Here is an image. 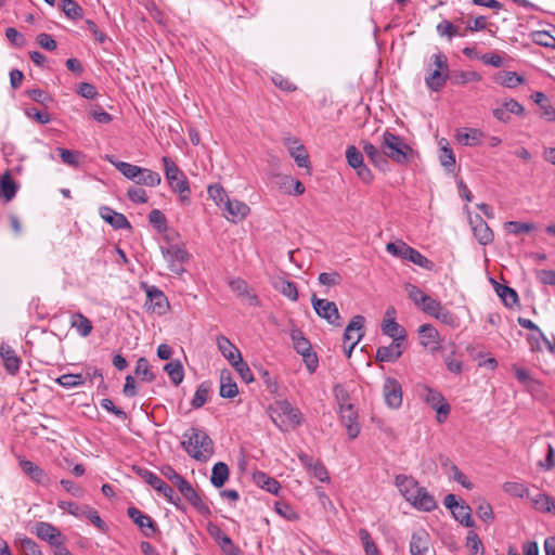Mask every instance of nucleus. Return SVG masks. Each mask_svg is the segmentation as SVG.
I'll return each instance as SVG.
<instances>
[{
	"mask_svg": "<svg viewBox=\"0 0 555 555\" xmlns=\"http://www.w3.org/2000/svg\"><path fill=\"white\" fill-rule=\"evenodd\" d=\"M395 485L402 496L416 509L431 512L437 507L436 500L426 488L420 486L412 476L397 475Z\"/></svg>",
	"mask_w": 555,
	"mask_h": 555,
	"instance_id": "f257e3e1",
	"label": "nucleus"
},
{
	"mask_svg": "<svg viewBox=\"0 0 555 555\" xmlns=\"http://www.w3.org/2000/svg\"><path fill=\"white\" fill-rule=\"evenodd\" d=\"M181 442L185 452L196 461L206 462L214 453V442L203 429H188Z\"/></svg>",
	"mask_w": 555,
	"mask_h": 555,
	"instance_id": "f03ea898",
	"label": "nucleus"
},
{
	"mask_svg": "<svg viewBox=\"0 0 555 555\" xmlns=\"http://www.w3.org/2000/svg\"><path fill=\"white\" fill-rule=\"evenodd\" d=\"M382 149L387 159H391L399 165H405L414 157V150L405 140L388 130L383 133Z\"/></svg>",
	"mask_w": 555,
	"mask_h": 555,
	"instance_id": "7ed1b4c3",
	"label": "nucleus"
},
{
	"mask_svg": "<svg viewBox=\"0 0 555 555\" xmlns=\"http://www.w3.org/2000/svg\"><path fill=\"white\" fill-rule=\"evenodd\" d=\"M109 162L120 171L127 179L134 181L137 184H143L146 186H157L162 182V177L158 172H155L147 168H142L137 165H132L126 162Z\"/></svg>",
	"mask_w": 555,
	"mask_h": 555,
	"instance_id": "20e7f679",
	"label": "nucleus"
},
{
	"mask_svg": "<svg viewBox=\"0 0 555 555\" xmlns=\"http://www.w3.org/2000/svg\"><path fill=\"white\" fill-rule=\"evenodd\" d=\"M162 162L164 165L165 177L171 190L178 193L181 202H189L191 190L189 181L183 171H181L176 163L167 156H164Z\"/></svg>",
	"mask_w": 555,
	"mask_h": 555,
	"instance_id": "39448f33",
	"label": "nucleus"
},
{
	"mask_svg": "<svg viewBox=\"0 0 555 555\" xmlns=\"http://www.w3.org/2000/svg\"><path fill=\"white\" fill-rule=\"evenodd\" d=\"M386 250L392 256L403 260H409L425 270L431 271L435 268V263L431 260L422 255L418 250L409 246L403 241L388 243L386 245Z\"/></svg>",
	"mask_w": 555,
	"mask_h": 555,
	"instance_id": "423d86ee",
	"label": "nucleus"
},
{
	"mask_svg": "<svg viewBox=\"0 0 555 555\" xmlns=\"http://www.w3.org/2000/svg\"><path fill=\"white\" fill-rule=\"evenodd\" d=\"M134 470L147 485H150L157 492L164 495L168 500V502L177 505V502L180 501L179 496L175 494L173 489L164 480H162L157 475H155L153 472L146 468L135 466Z\"/></svg>",
	"mask_w": 555,
	"mask_h": 555,
	"instance_id": "0eeeda50",
	"label": "nucleus"
},
{
	"mask_svg": "<svg viewBox=\"0 0 555 555\" xmlns=\"http://www.w3.org/2000/svg\"><path fill=\"white\" fill-rule=\"evenodd\" d=\"M162 254L172 273L180 275L184 272L182 264L189 260V253L184 247L172 244L168 247H162Z\"/></svg>",
	"mask_w": 555,
	"mask_h": 555,
	"instance_id": "6e6552de",
	"label": "nucleus"
},
{
	"mask_svg": "<svg viewBox=\"0 0 555 555\" xmlns=\"http://www.w3.org/2000/svg\"><path fill=\"white\" fill-rule=\"evenodd\" d=\"M311 302L317 314L326 320L330 324L340 327L343 320L339 314L338 308L334 301L327 299H319L315 295L312 296Z\"/></svg>",
	"mask_w": 555,
	"mask_h": 555,
	"instance_id": "1a4fd4ad",
	"label": "nucleus"
},
{
	"mask_svg": "<svg viewBox=\"0 0 555 555\" xmlns=\"http://www.w3.org/2000/svg\"><path fill=\"white\" fill-rule=\"evenodd\" d=\"M420 344L427 350L435 352L440 349V334L436 327L429 323L423 324L417 330Z\"/></svg>",
	"mask_w": 555,
	"mask_h": 555,
	"instance_id": "9d476101",
	"label": "nucleus"
},
{
	"mask_svg": "<svg viewBox=\"0 0 555 555\" xmlns=\"http://www.w3.org/2000/svg\"><path fill=\"white\" fill-rule=\"evenodd\" d=\"M127 515L142 530L145 537L151 538L156 532V522L151 516L142 513L139 508L134 506L128 507Z\"/></svg>",
	"mask_w": 555,
	"mask_h": 555,
	"instance_id": "9b49d317",
	"label": "nucleus"
},
{
	"mask_svg": "<svg viewBox=\"0 0 555 555\" xmlns=\"http://www.w3.org/2000/svg\"><path fill=\"white\" fill-rule=\"evenodd\" d=\"M465 22L462 17L455 18L453 22L448 20L441 21L437 26L436 30L440 37H446L451 41L454 37H465Z\"/></svg>",
	"mask_w": 555,
	"mask_h": 555,
	"instance_id": "f8f14e48",
	"label": "nucleus"
},
{
	"mask_svg": "<svg viewBox=\"0 0 555 555\" xmlns=\"http://www.w3.org/2000/svg\"><path fill=\"white\" fill-rule=\"evenodd\" d=\"M396 313L395 308H389L386 311V317L382 324V331L385 335L392 338L395 341L403 343L406 337L405 330L391 317Z\"/></svg>",
	"mask_w": 555,
	"mask_h": 555,
	"instance_id": "ddd939ff",
	"label": "nucleus"
},
{
	"mask_svg": "<svg viewBox=\"0 0 555 555\" xmlns=\"http://www.w3.org/2000/svg\"><path fill=\"white\" fill-rule=\"evenodd\" d=\"M35 533L40 540L49 542L52 546H59V544H63L64 541V537L60 530L49 522H37Z\"/></svg>",
	"mask_w": 555,
	"mask_h": 555,
	"instance_id": "4468645a",
	"label": "nucleus"
},
{
	"mask_svg": "<svg viewBox=\"0 0 555 555\" xmlns=\"http://www.w3.org/2000/svg\"><path fill=\"white\" fill-rule=\"evenodd\" d=\"M384 397L388 406L399 408L402 403V389L400 383L391 377H388L384 384Z\"/></svg>",
	"mask_w": 555,
	"mask_h": 555,
	"instance_id": "2eb2a0df",
	"label": "nucleus"
},
{
	"mask_svg": "<svg viewBox=\"0 0 555 555\" xmlns=\"http://www.w3.org/2000/svg\"><path fill=\"white\" fill-rule=\"evenodd\" d=\"M363 151L376 168L382 171L389 170V162L382 149V145L377 147L371 142L365 141L363 142Z\"/></svg>",
	"mask_w": 555,
	"mask_h": 555,
	"instance_id": "dca6fc26",
	"label": "nucleus"
},
{
	"mask_svg": "<svg viewBox=\"0 0 555 555\" xmlns=\"http://www.w3.org/2000/svg\"><path fill=\"white\" fill-rule=\"evenodd\" d=\"M146 296L150 302V309H152L153 312L163 315L168 311V299L160 289L151 286L146 289Z\"/></svg>",
	"mask_w": 555,
	"mask_h": 555,
	"instance_id": "f3484780",
	"label": "nucleus"
},
{
	"mask_svg": "<svg viewBox=\"0 0 555 555\" xmlns=\"http://www.w3.org/2000/svg\"><path fill=\"white\" fill-rule=\"evenodd\" d=\"M223 205L225 218L232 222H237L244 219L249 212V207L245 203L237 199L232 201L227 198Z\"/></svg>",
	"mask_w": 555,
	"mask_h": 555,
	"instance_id": "a211bd4d",
	"label": "nucleus"
},
{
	"mask_svg": "<svg viewBox=\"0 0 555 555\" xmlns=\"http://www.w3.org/2000/svg\"><path fill=\"white\" fill-rule=\"evenodd\" d=\"M101 218L116 230L130 229L131 225L125 215L115 211L108 206L100 207Z\"/></svg>",
	"mask_w": 555,
	"mask_h": 555,
	"instance_id": "6ab92c4d",
	"label": "nucleus"
},
{
	"mask_svg": "<svg viewBox=\"0 0 555 555\" xmlns=\"http://www.w3.org/2000/svg\"><path fill=\"white\" fill-rule=\"evenodd\" d=\"M470 223L473 224L474 235L479 244L489 245L492 243L494 237L493 232L482 218L476 216L474 220H470Z\"/></svg>",
	"mask_w": 555,
	"mask_h": 555,
	"instance_id": "aec40b11",
	"label": "nucleus"
},
{
	"mask_svg": "<svg viewBox=\"0 0 555 555\" xmlns=\"http://www.w3.org/2000/svg\"><path fill=\"white\" fill-rule=\"evenodd\" d=\"M403 352V343L395 341L389 346H382L376 351V360L379 362H395Z\"/></svg>",
	"mask_w": 555,
	"mask_h": 555,
	"instance_id": "412c9836",
	"label": "nucleus"
},
{
	"mask_svg": "<svg viewBox=\"0 0 555 555\" xmlns=\"http://www.w3.org/2000/svg\"><path fill=\"white\" fill-rule=\"evenodd\" d=\"M229 286L238 296L246 298L250 306L257 307L260 305L258 296L250 292L249 286L245 280L241 278L233 279L229 282Z\"/></svg>",
	"mask_w": 555,
	"mask_h": 555,
	"instance_id": "4be33fe9",
	"label": "nucleus"
},
{
	"mask_svg": "<svg viewBox=\"0 0 555 555\" xmlns=\"http://www.w3.org/2000/svg\"><path fill=\"white\" fill-rule=\"evenodd\" d=\"M429 546V534L424 530L420 529L413 532L410 542L411 555H425Z\"/></svg>",
	"mask_w": 555,
	"mask_h": 555,
	"instance_id": "5701e85b",
	"label": "nucleus"
},
{
	"mask_svg": "<svg viewBox=\"0 0 555 555\" xmlns=\"http://www.w3.org/2000/svg\"><path fill=\"white\" fill-rule=\"evenodd\" d=\"M0 356L4 362L5 370L14 375L20 370L21 359L9 345L0 346Z\"/></svg>",
	"mask_w": 555,
	"mask_h": 555,
	"instance_id": "b1692460",
	"label": "nucleus"
},
{
	"mask_svg": "<svg viewBox=\"0 0 555 555\" xmlns=\"http://www.w3.org/2000/svg\"><path fill=\"white\" fill-rule=\"evenodd\" d=\"M287 147L298 167L307 168L309 166V155L297 139H289L287 141Z\"/></svg>",
	"mask_w": 555,
	"mask_h": 555,
	"instance_id": "393cba45",
	"label": "nucleus"
},
{
	"mask_svg": "<svg viewBox=\"0 0 555 555\" xmlns=\"http://www.w3.org/2000/svg\"><path fill=\"white\" fill-rule=\"evenodd\" d=\"M483 133L476 128H462L456 133L459 143L465 146H476L481 143Z\"/></svg>",
	"mask_w": 555,
	"mask_h": 555,
	"instance_id": "a878e982",
	"label": "nucleus"
},
{
	"mask_svg": "<svg viewBox=\"0 0 555 555\" xmlns=\"http://www.w3.org/2000/svg\"><path fill=\"white\" fill-rule=\"evenodd\" d=\"M184 499L203 516H210L211 511L209 506L202 500L199 494L191 486L186 491H183Z\"/></svg>",
	"mask_w": 555,
	"mask_h": 555,
	"instance_id": "bb28decb",
	"label": "nucleus"
},
{
	"mask_svg": "<svg viewBox=\"0 0 555 555\" xmlns=\"http://www.w3.org/2000/svg\"><path fill=\"white\" fill-rule=\"evenodd\" d=\"M217 346L230 364L242 356L240 350L223 335L217 337Z\"/></svg>",
	"mask_w": 555,
	"mask_h": 555,
	"instance_id": "cd10ccee",
	"label": "nucleus"
},
{
	"mask_svg": "<svg viewBox=\"0 0 555 555\" xmlns=\"http://www.w3.org/2000/svg\"><path fill=\"white\" fill-rule=\"evenodd\" d=\"M20 467L29 478H31L37 483H44L48 479L44 470L31 461L21 460Z\"/></svg>",
	"mask_w": 555,
	"mask_h": 555,
	"instance_id": "c85d7f7f",
	"label": "nucleus"
},
{
	"mask_svg": "<svg viewBox=\"0 0 555 555\" xmlns=\"http://www.w3.org/2000/svg\"><path fill=\"white\" fill-rule=\"evenodd\" d=\"M70 326L82 337L89 336L93 328L91 321L81 312L72 313Z\"/></svg>",
	"mask_w": 555,
	"mask_h": 555,
	"instance_id": "c756f323",
	"label": "nucleus"
},
{
	"mask_svg": "<svg viewBox=\"0 0 555 555\" xmlns=\"http://www.w3.org/2000/svg\"><path fill=\"white\" fill-rule=\"evenodd\" d=\"M272 285L275 291L280 292L292 301L298 300V288L294 282L278 278L273 281Z\"/></svg>",
	"mask_w": 555,
	"mask_h": 555,
	"instance_id": "7c9ffc66",
	"label": "nucleus"
},
{
	"mask_svg": "<svg viewBox=\"0 0 555 555\" xmlns=\"http://www.w3.org/2000/svg\"><path fill=\"white\" fill-rule=\"evenodd\" d=\"M237 392V386L232 379L231 372L222 370L220 373V396L222 398H233Z\"/></svg>",
	"mask_w": 555,
	"mask_h": 555,
	"instance_id": "2f4dec72",
	"label": "nucleus"
},
{
	"mask_svg": "<svg viewBox=\"0 0 555 555\" xmlns=\"http://www.w3.org/2000/svg\"><path fill=\"white\" fill-rule=\"evenodd\" d=\"M448 77L449 73L434 69L425 77V82L431 91L438 92L444 87Z\"/></svg>",
	"mask_w": 555,
	"mask_h": 555,
	"instance_id": "473e14b6",
	"label": "nucleus"
},
{
	"mask_svg": "<svg viewBox=\"0 0 555 555\" xmlns=\"http://www.w3.org/2000/svg\"><path fill=\"white\" fill-rule=\"evenodd\" d=\"M254 481L261 489L267 490L268 492L275 495L279 493L281 489V485L276 479L268 476L262 472H258L254 475Z\"/></svg>",
	"mask_w": 555,
	"mask_h": 555,
	"instance_id": "72a5a7b5",
	"label": "nucleus"
},
{
	"mask_svg": "<svg viewBox=\"0 0 555 555\" xmlns=\"http://www.w3.org/2000/svg\"><path fill=\"white\" fill-rule=\"evenodd\" d=\"M537 511L552 513L555 515V499L546 493H538L535 496L529 498Z\"/></svg>",
	"mask_w": 555,
	"mask_h": 555,
	"instance_id": "f704fd0d",
	"label": "nucleus"
},
{
	"mask_svg": "<svg viewBox=\"0 0 555 555\" xmlns=\"http://www.w3.org/2000/svg\"><path fill=\"white\" fill-rule=\"evenodd\" d=\"M426 401L431 405L434 410L437 411L438 414H449L450 405L440 392L429 389L426 396Z\"/></svg>",
	"mask_w": 555,
	"mask_h": 555,
	"instance_id": "c9c22d12",
	"label": "nucleus"
},
{
	"mask_svg": "<svg viewBox=\"0 0 555 555\" xmlns=\"http://www.w3.org/2000/svg\"><path fill=\"white\" fill-rule=\"evenodd\" d=\"M18 185L13 180L10 173H5L0 180V197L5 202H10L15 197Z\"/></svg>",
	"mask_w": 555,
	"mask_h": 555,
	"instance_id": "e433bc0d",
	"label": "nucleus"
},
{
	"mask_svg": "<svg viewBox=\"0 0 555 555\" xmlns=\"http://www.w3.org/2000/svg\"><path fill=\"white\" fill-rule=\"evenodd\" d=\"M229 478V467L223 462H218L212 466L210 482L216 488H221Z\"/></svg>",
	"mask_w": 555,
	"mask_h": 555,
	"instance_id": "4c0bfd02",
	"label": "nucleus"
},
{
	"mask_svg": "<svg viewBox=\"0 0 555 555\" xmlns=\"http://www.w3.org/2000/svg\"><path fill=\"white\" fill-rule=\"evenodd\" d=\"M270 416H297L296 410L285 399L275 400L269 406Z\"/></svg>",
	"mask_w": 555,
	"mask_h": 555,
	"instance_id": "58836bf2",
	"label": "nucleus"
},
{
	"mask_svg": "<svg viewBox=\"0 0 555 555\" xmlns=\"http://www.w3.org/2000/svg\"><path fill=\"white\" fill-rule=\"evenodd\" d=\"M440 155L439 159L441 165L449 171H452L455 166V155L446 139L439 141Z\"/></svg>",
	"mask_w": 555,
	"mask_h": 555,
	"instance_id": "ea45409f",
	"label": "nucleus"
},
{
	"mask_svg": "<svg viewBox=\"0 0 555 555\" xmlns=\"http://www.w3.org/2000/svg\"><path fill=\"white\" fill-rule=\"evenodd\" d=\"M494 79L499 85L506 88H516L524 82V78L515 72H500Z\"/></svg>",
	"mask_w": 555,
	"mask_h": 555,
	"instance_id": "a19ab883",
	"label": "nucleus"
},
{
	"mask_svg": "<svg viewBox=\"0 0 555 555\" xmlns=\"http://www.w3.org/2000/svg\"><path fill=\"white\" fill-rule=\"evenodd\" d=\"M452 515L463 526L470 528L475 525L472 517V509L465 503L460 504L456 508H453Z\"/></svg>",
	"mask_w": 555,
	"mask_h": 555,
	"instance_id": "79ce46f5",
	"label": "nucleus"
},
{
	"mask_svg": "<svg viewBox=\"0 0 555 555\" xmlns=\"http://www.w3.org/2000/svg\"><path fill=\"white\" fill-rule=\"evenodd\" d=\"M16 545L20 555H42L39 545L30 538L23 537L16 539Z\"/></svg>",
	"mask_w": 555,
	"mask_h": 555,
	"instance_id": "37998d69",
	"label": "nucleus"
},
{
	"mask_svg": "<svg viewBox=\"0 0 555 555\" xmlns=\"http://www.w3.org/2000/svg\"><path fill=\"white\" fill-rule=\"evenodd\" d=\"M165 372L168 374L173 385L178 386L182 383L184 377V371L179 360L171 361L164 366Z\"/></svg>",
	"mask_w": 555,
	"mask_h": 555,
	"instance_id": "c03bdc74",
	"label": "nucleus"
},
{
	"mask_svg": "<svg viewBox=\"0 0 555 555\" xmlns=\"http://www.w3.org/2000/svg\"><path fill=\"white\" fill-rule=\"evenodd\" d=\"M60 8L70 20H80L83 16V9L75 0H62Z\"/></svg>",
	"mask_w": 555,
	"mask_h": 555,
	"instance_id": "a18cd8bd",
	"label": "nucleus"
},
{
	"mask_svg": "<svg viewBox=\"0 0 555 555\" xmlns=\"http://www.w3.org/2000/svg\"><path fill=\"white\" fill-rule=\"evenodd\" d=\"M291 337L293 340L294 348L299 354H304L312 350L310 341L304 336V333L300 330H293L291 333Z\"/></svg>",
	"mask_w": 555,
	"mask_h": 555,
	"instance_id": "49530a36",
	"label": "nucleus"
},
{
	"mask_svg": "<svg viewBox=\"0 0 555 555\" xmlns=\"http://www.w3.org/2000/svg\"><path fill=\"white\" fill-rule=\"evenodd\" d=\"M364 323H365V319L363 315H360V314L354 315L345 330L344 343L347 344L349 340L352 339V333L354 331L358 332V335L360 333H364L363 332Z\"/></svg>",
	"mask_w": 555,
	"mask_h": 555,
	"instance_id": "de8ad7c7",
	"label": "nucleus"
},
{
	"mask_svg": "<svg viewBox=\"0 0 555 555\" xmlns=\"http://www.w3.org/2000/svg\"><path fill=\"white\" fill-rule=\"evenodd\" d=\"M505 493L515 498H530L529 489L521 482L508 481L503 485Z\"/></svg>",
	"mask_w": 555,
	"mask_h": 555,
	"instance_id": "09e8293b",
	"label": "nucleus"
},
{
	"mask_svg": "<svg viewBox=\"0 0 555 555\" xmlns=\"http://www.w3.org/2000/svg\"><path fill=\"white\" fill-rule=\"evenodd\" d=\"M481 79L480 75L474 70H459L454 72L451 76V81L453 85H466L470 81H479Z\"/></svg>",
	"mask_w": 555,
	"mask_h": 555,
	"instance_id": "8fccbe9b",
	"label": "nucleus"
},
{
	"mask_svg": "<svg viewBox=\"0 0 555 555\" xmlns=\"http://www.w3.org/2000/svg\"><path fill=\"white\" fill-rule=\"evenodd\" d=\"M404 288L413 304L417 308H421L428 295H426L420 287L411 283H406Z\"/></svg>",
	"mask_w": 555,
	"mask_h": 555,
	"instance_id": "3c124183",
	"label": "nucleus"
},
{
	"mask_svg": "<svg viewBox=\"0 0 555 555\" xmlns=\"http://www.w3.org/2000/svg\"><path fill=\"white\" fill-rule=\"evenodd\" d=\"M231 365L235 369V371L238 373L241 378L246 383L249 384L254 380V375L246 362H244L242 356L240 359H236L234 362L231 363Z\"/></svg>",
	"mask_w": 555,
	"mask_h": 555,
	"instance_id": "603ef678",
	"label": "nucleus"
},
{
	"mask_svg": "<svg viewBox=\"0 0 555 555\" xmlns=\"http://www.w3.org/2000/svg\"><path fill=\"white\" fill-rule=\"evenodd\" d=\"M86 506L87 505L79 506L77 503L72 502V501H59L57 502V507L60 509L65 511L68 514H70L77 518L83 517L85 512H86Z\"/></svg>",
	"mask_w": 555,
	"mask_h": 555,
	"instance_id": "864d4df0",
	"label": "nucleus"
},
{
	"mask_svg": "<svg viewBox=\"0 0 555 555\" xmlns=\"http://www.w3.org/2000/svg\"><path fill=\"white\" fill-rule=\"evenodd\" d=\"M134 373L142 376L145 382H152L155 379V375L150 369L147 359L143 357L137 361Z\"/></svg>",
	"mask_w": 555,
	"mask_h": 555,
	"instance_id": "5fc2aeb1",
	"label": "nucleus"
},
{
	"mask_svg": "<svg viewBox=\"0 0 555 555\" xmlns=\"http://www.w3.org/2000/svg\"><path fill=\"white\" fill-rule=\"evenodd\" d=\"M56 382L65 388H73L85 384L86 377L82 374H64Z\"/></svg>",
	"mask_w": 555,
	"mask_h": 555,
	"instance_id": "6e6d98bb",
	"label": "nucleus"
},
{
	"mask_svg": "<svg viewBox=\"0 0 555 555\" xmlns=\"http://www.w3.org/2000/svg\"><path fill=\"white\" fill-rule=\"evenodd\" d=\"M435 319L452 328L457 327L460 324L459 318L444 306L441 307Z\"/></svg>",
	"mask_w": 555,
	"mask_h": 555,
	"instance_id": "4d7b16f0",
	"label": "nucleus"
},
{
	"mask_svg": "<svg viewBox=\"0 0 555 555\" xmlns=\"http://www.w3.org/2000/svg\"><path fill=\"white\" fill-rule=\"evenodd\" d=\"M496 293L507 307H512L518 300V295L515 289L508 286L500 285L499 288H496Z\"/></svg>",
	"mask_w": 555,
	"mask_h": 555,
	"instance_id": "13d9d810",
	"label": "nucleus"
},
{
	"mask_svg": "<svg viewBox=\"0 0 555 555\" xmlns=\"http://www.w3.org/2000/svg\"><path fill=\"white\" fill-rule=\"evenodd\" d=\"M275 512L283 518L289 521L299 519V515L293 509V507L285 502H276L274 505Z\"/></svg>",
	"mask_w": 555,
	"mask_h": 555,
	"instance_id": "bf43d9fd",
	"label": "nucleus"
},
{
	"mask_svg": "<svg viewBox=\"0 0 555 555\" xmlns=\"http://www.w3.org/2000/svg\"><path fill=\"white\" fill-rule=\"evenodd\" d=\"M272 423L282 431L289 433L300 425V418H271Z\"/></svg>",
	"mask_w": 555,
	"mask_h": 555,
	"instance_id": "052dcab7",
	"label": "nucleus"
},
{
	"mask_svg": "<svg viewBox=\"0 0 555 555\" xmlns=\"http://www.w3.org/2000/svg\"><path fill=\"white\" fill-rule=\"evenodd\" d=\"M208 396H209V386L205 383L201 384L196 391H195V395L192 399V405L194 408H201L203 406L207 399H208Z\"/></svg>",
	"mask_w": 555,
	"mask_h": 555,
	"instance_id": "680f3d73",
	"label": "nucleus"
},
{
	"mask_svg": "<svg viewBox=\"0 0 555 555\" xmlns=\"http://www.w3.org/2000/svg\"><path fill=\"white\" fill-rule=\"evenodd\" d=\"M532 40L534 43L545 47L555 48V37L547 31H535L532 34Z\"/></svg>",
	"mask_w": 555,
	"mask_h": 555,
	"instance_id": "e2e57ef3",
	"label": "nucleus"
},
{
	"mask_svg": "<svg viewBox=\"0 0 555 555\" xmlns=\"http://www.w3.org/2000/svg\"><path fill=\"white\" fill-rule=\"evenodd\" d=\"M209 197L218 205L221 206L227 201L228 195L224 189L220 184H212L208 186Z\"/></svg>",
	"mask_w": 555,
	"mask_h": 555,
	"instance_id": "0e129e2a",
	"label": "nucleus"
},
{
	"mask_svg": "<svg viewBox=\"0 0 555 555\" xmlns=\"http://www.w3.org/2000/svg\"><path fill=\"white\" fill-rule=\"evenodd\" d=\"M346 158H347L348 165L350 167H352L353 169L357 167H361V165L363 164L362 153L353 145H350L347 147Z\"/></svg>",
	"mask_w": 555,
	"mask_h": 555,
	"instance_id": "69168bd1",
	"label": "nucleus"
},
{
	"mask_svg": "<svg viewBox=\"0 0 555 555\" xmlns=\"http://www.w3.org/2000/svg\"><path fill=\"white\" fill-rule=\"evenodd\" d=\"M340 425L346 428L350 439H356L361 430L358 418H339Z\"/></svg>",
	"mask_w": 555,
	"mask_h": 555,
	"instance_id": "338daca9",
	"label": "nucleus"
},
{
	"mask_svg": "<svg viewBox=\"0 0 555 555\" xmlns=\"http://www.w3.org/2000/svg\"><path fill=\"white\" fill-rule=\"evenodd\" d=\"M442 306L443 305L439 300L428 296L420 309L424 313L435 319L439 310H441Z\"/></svg>",
	"mask_w": 555,
	"mask_h": 555,
	"instance_id": "774afa93",
	"label": "nucleus"
}]
</instances>
